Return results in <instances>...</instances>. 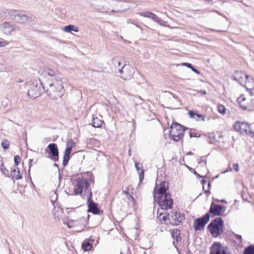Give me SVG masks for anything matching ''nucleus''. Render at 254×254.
Listing matches in <instances>:
<instances>
[{"instance_id":"f3484780","label":"nucleus","mask_w":254,"mask_h":254,"mask_svg":"<svg viewBox=\"0 0 254 254\" xmlns=\"http://www.w3.org/2000/svg\"><path fill=\"white\" fill-rule=\"evenodd\" d=\"M48 148L49 149L48 153L51 155L50 158L55 162L57 161L59 159V154L57 145L52 143L48 145Z\"/></svg>"},{"instance_id":"13d9d810","label":"nucleus","mask_w":254,"mask_h":254,"mask_svg":"<svg viewBox=\"0 0 254 254\" xmlns=\"http://www.w3.org/2000/svg\"><path fill=\"white\" fill-rule=\"evenodd\" d=\"M111 12H117L116 11L114 10V9H112L111 10Z\"/></svg>"},{"instance_id":"8fccbe9b","label":"nucleus","mask_w":254,"mask_h":254,"mask_svg":"<svg viewBox=\"0 0 254 254\" xmlns=\"http://www.w3.org/2000/svg\"><path fill=\"white\" fill-rule=\"evenodd\" d=\"M201 183H202V185H203V190H204V187L203 185H204V184H205V183H206V181H205V180H204V179H203V180L201 181Z\"/></svg>"},{"instance_id":"6e6d98bb","label":"nucleus","mask_w":254,"mask_h":254,"mask_svg":"<svg viewBox=\"0 0 254 254\" xmlns=\"http://www.w3.org/2000/svg\"><path fill=\"white\" fill-rule=\"evenodd\" d=\"M205 1H207V2H211L212 1V0H204Z\"/></svg>"},{"instance_id":"a18cd8bd","label":"nucleus","mask_w":254,"mask_h":254,"mask_svg":"<svg viewBox=\"0 0 254 254\" xmlns=\"http://www.w3.org/2000/svg\"><path fill=\"white\" fill-rule=\"evenodd\" d=\"M189 135H190V137H191V138L192 137H198L199 136L197 135V133H193V132H190V133Z\"/></svg>"},{"instance_id":"cd10ccee","label":"nucleus","mask_w":254,"mask_h":254,"mask_svg":"<svg viewBox=\"0 0 254 254\" xmlns=\"http://www.w3.org/2000/svg\"><path fill=\"white\" fill-rule=\"evenodd\" d=\"M63 31L69 33L72 31L77 32L79 31V28L73 25H68L63 27Z\"/></svg>"},{"instance_id":"6ab92c4d","label":"nucleus","mask_w":254,"mask_h":254,"mask_svg":"<svg viewBox=\"0 0 254 254\" xmlns=\"http://www.w3.org/2000/svg\"><path fill=\"white\" fill-rule=\"evenodd\" d=\"M168 184L165 182H162L158 187H155L154 189L153 196H160L166 192L168 190Z\"/></svg>"},{"instance_id":"58836bf2","label":"nucleus","mask_w":254,"mask_h":254,"mask_svg":"<svg viewBox=\"0 0 254 254\" xmlns=\"http://www.w3.org/2000/svg\"><path fill=\"white\" fill-rule=\"evenodd\" d=\"M135 167L136 168V169L139 171H140V169L141 170V169H142V164H140L139 163H137V162H135Z\"/></svg>"},{"instance_id":"4be33fe9","label":"nucleus","mask_w":254,"mask_h":254,"mask_svg":"<svg viewBox=\"0 0 254 254\" xmlns=\"http://www.w3.org/2000/svg\"><path fill=\"white\" fill-rule=\"evenodd\" d=\"M181 232L178 229H174L171 232V236L174 241L173 242V245L176 248V244H177L181 240L180 237Z\"/></svg>"},{"instance_id":"f257e3e1","label":"nucleus","mask_w":254,"mask_h":254,"mask_svg":"<svg viewBox=\"0 0 254 254\" xmlns=\"http://www.w3.org/2000/svg\"><path fill=\"white\" fill-rule=\"evenodd\" d=\"M42 75L44 77V88L47 95L56 100L63 96L64 90L61 77L57 71L49 68L43 69Z\"/></svg>"},{"instance_id":"a211bd4d","label":"nucleus","mask_w":254,"mask_h":254,"mask_svg":"<svg viewBox=\"0 0 254 254\" xmlns=\"http://www.w3.org/2000/svg\"><path fill=\"white\" fill-rule=\"evenodd\" d=\"M233 78L238 81L240 84L244 86L246 80L249 79V75L242 71H236L233 75Z\"/></svg>"},{"instance_id":"7ed1b4c3","label":"nucleus","mask_w":254,"mask_h":254,"mask_svg":"<svg viewBox=\"0 0 254 254\" xmlns=\"http://www.w3.org/2000/svg\"><path fill=\"white\" fill-rule=\"evenodd\" d=\"M158 196H153L154 202L158 204L161 209L166 210L171 208L173 201L170 193H164Z\"/></svg>"},{"instance_id":"ddd939ff","label":"nucleus","mask_w":254,"mask_h":254,"mask_svg":"<svg viewBox=\"0 0 254 254\" xmlns=\"http://www.w3.org/2000/svg\"><path fill=\"white\" fill-rule=\"evenodd\" d=\"M96 3L92 6L95 9L99 11H109L111 9L108 7V4H112L114 2L112 0H96Z\"/></svg>"},{"instance_id":"79ce46f5","label":"nucleus","mask_w":254,"mask_h":254,"mask_svg":"<svg viewBox=\"0 0 254 254\" xmlns=\"http://www.w3.org/2000/svg\"><path fill=\"white\" fill-rule=\"evenodd\" d=\"M210 186H211V183H210V182H209L208 183V190H206L205 191V193L206 194H207V195H208V194L210 193Z\"/></svg>"},{"instance_id":"9d476101","label":"nucleus","mask_w":254,"mask_h":254,"mask_svg":"<svg viewBox=\"0 0 254 254\" xmlns=\"http://www.w3.org/2000/svg\"><path fill=\"white\" fill-rule=\"evenodd\" d=\"M210 254H231L226 246H222L220 243L215 242L210 248Z\"/></svg>"},{"instance_id":"c03bdc74","label":"nucleus","mask_w":254,"mask_h":254,"mask_svg":"<svg viewBox=\"0 0 254 254\" xmlns=\"http://www.w3.org/2000/svg\"><path fill=\"white\" fill-rule=\"evenodd\" d=\"M198 163H199V164L202 163H203V162H204L205 164H206V161L203 159V157H200V158L199 159V160H198Z\"/></svg>"},{"instance_id":"72a5a7b5","label":"nucleus","mask_w":254,"mask_h":254,"mask_svg":"<svg viewBox=\"0 0 254 254\" xmlns=\"http://www.w3.org/2000/svg\"><path fill=\"white\" fill-rule=\"evenodd\" d=\"M152 12H149V11H144V12H141L139 13V14L140 16L145 17H148V18H150V16L152 15Z\"/></svg>"},{"instance_id":"20e7f679","label":"nucleus","mask_w":254,"mask_h":254,"mask_svg":"<svg viewBox=\"0 0 254 254\" xmlns=\"http://www.w3.org/2000/svg\"><path fill=\"white\" fill-rule=\"evenodd\" d=\"M45 92L44 83L40 80L32 82L27 92V95L31 98L35 99L41 95L42 93Z\"/></svg>"},{"instance_id":"2f4dec72","label":"nucleus","mask_w":254,"mask_h":254,"mask_svg":"<svg viewBox=\"0 0 254 254\" xmlns=\"http://www.w3.org/2000/svg\"><path fill=\"white\" fill-rule=\"evenodd\" d=\"M1 147L4 149H7L9 147V141L7 139H4L1 143Z\"/></svg>"},{"instance_id":"aec40b11","label":"nucleus","mask_w":254,"mask_h":254,"mask_svg":"<svg viewBox=\"0 0 254 254\" xmlns=\"http://www.w3.org/2000/svg\"><path fill=\"white\" fill-rule=\"evenodd\" d=\"M123 60L120 58H114L112 59L110 64L112 69L117 73L119 71V69L122 68L123 64H124Z\"/></svg>"},{"instance_id":"49530a36","label":"nucleus","mask_w":254,"mask_h":254,"mask_svg":"<svg viewBox=\"0 0 254 254\" xmlns=\"http://www.w3.org/2000/svg\"><path fill=\"white\" fill-rule=\"evenodd\" d=\"M191 69L193 72H194L195 73H196L197 74H199L200 73L199 71L198 70H197V69L195 68L193 66H192V67H191Z\"/></svg>"},{"instance_id":"b1692460","label":"nucleus","mask_w":254,"mask_h":254,"mask_svg":"<svg viewBox=\"0 0 254 254\" xmlns=\"http://www.w3.org/2000/svg\"><path fill=\"white\" fill-rule=\"evenodd\" d=\"M103 121L96 117L95 115L92 116V126L94 127H100L103 123Z\"/></svg>"},{"instance_id":"bb28decb","label":"nucleus","mask_w":254,"mask_h":254,"mask_svg":"<svg viewBox=\"0 0 254 254\" xmlns=\"http://www.w3.org/2000/svg\"><path fill=\"white\" fill-rule=\"evenodd\" d=\"M245 85L244 86L247 89V90H252L254 89V79L249 76L248 80H246Z\"/></svg>"},{"instance_id":"c9c22d12","label":"nucleus","mask_w":254,"mask_h":254,"mask_svg":"<svg viewBox=\"0 0 254 254\" xmlns=\"http://www.w3.org/2000/svg\"><path fill=\"white\" fill-rule=\"evenodd\" d=\"M14 161L15 163V167H17V166L19 165L20 161V158L18 155H15L14 157Z\"/></svg>"},{"instance_id":"c756f323","label":"nucleus","mask_w":254,"mask_h":254,"mask_svg":"<svg viewBox=\"0 0 254 254\" xmlns=\"http://www.w3.org/2000/svg\"><path fill=\"white\" fill-rule=\"evenodd\" d=\"M243 254H254V244L246 247L244 250Z\"/></svg>"},{"instance_id":"c85d7f7f","label":"nucleus","mask_w":254,"mask_h":254,"mask_svg":"<svg viewBox=\"0 0 254 254\" xmlns=\"http://www.w3.org/2000/svg\"><path fill=\"white\" fill-rule=\"evenodd\" d=\"M82 249L84 251H88L91 249L92 244L90 243L89 241L85 240L84 241L81 245Z\"/></svg>"},{"instance_id":"680f3d73","label":"nucleus","mask_w":254,"mask_h":254,"mask_svg":"<svg viewBox=\"0 0 254 254\" xmlns=\"http://www.w3.org/2000/svg\"><path fill=\"white\" fill-rule=\"evenodd\" d=\"M203 93L206 94V92L204 91V92H203Z\"/></svg>"},{"instance_id":"5fc2aeb1","label":"nucleus","mask_w":254,"mask_h":254,"mask_svg":"<svg viewBox=\"0 0 254 254\" xmlns=\"http://www.w3.org/2000/svg\"><path fill=\"white\" fill-rule=\"evenodd\" d=\"M235 0H227L226 1H224V2H231V1H235Z\"/></svg>"},{"instance_id":"e433bc0d","label":"nucleus","mask_w":254,"mask_h":254,"mask_svg":"<svg viewBox=\"0 0 254 254\" xmlns=\"http://www.w3.org/2000/svg\"><path fill=\"white\" fill-rule=\"evenodd\" d=\"M150 18L157 22H159L160 21V19L158 17V16L153 13H152V15L150 16Z\"/></svg>"},{"instance_id":"a878e982","label":"nucleus","mask_w":254,"mask_h":254,"mask_svg":"<svg viewBox=\"0 0 254 254\" xmlns=\"http://www.w3.org/2000/svg\"><path fill=\"white\" fill-rule=\"evenodd\" d=\"M189 115L190 117V118H194L195 116H196L198 118V119H196V121H205V117L202 115L200 114H198L197 113L193 111H189Z\"/></svg>"},{"instance_id":"5701e85b","label":"nucleus","mask_w":254,"mask_h":254,"mask_svg":"<svg viewBox=\"0 0 254 254\" xmlns=\"http://www.w3.org/2000/svg\"><path fill=\"white\" fill-rule=\"evenodd\" d=\"M11 176L15 180H20L22 178V175L21 174L18 167L11 168L10 172Z\"/></svg>"},{"instance_id":"f8f14e48","label":"nucleus","mask_w":254,"mask_h":254,"mask_svg":"<svg viewBox=\"0 0 254 254\" xmlns=\"http://www.w3.org/2000/svg\"><path fill=\"white\" fill-rule=\"evenodd\" d=\"M92 192L91 190H88L87 198V205L88 211L91 212L94 214H99L100 213V209L98 207V204L95 203L92 200Z\"/></svg>"},{"instance_id":"f03ea898","label":"nucleus","mask_w":254,"mask_h":254,"mask_svg":"<svg viewBox=\"0 0 254 254\" xmlns=\"http://www.w3.org/2000/svg\"><path fill=\"white\" fill-rule=\"evenodd\" d=\"M224 224L221 217H216L208 225L207 228L214 237H217L222 234L224 231Z\"/></svg>"},{"instance_id":"2eb2a0df","label":"nucleus","mask_w":254,"mask_h":254,"mask_svg":"<svg viewBox=\"0 0 254 254\" xmlns=\"http://www.w3.org/2000/svg\"><path fill=\"white\" fill-rule=\"evenodd\" d=\"M73 144L74 143L72 141L68 140L66 142V148L64 150L63 157V165L64 167L67 165L68 162L70 159V154Z\"/></svg>"},{"instance_id":"dca6fc26","label":"nucleus","mask_w":254,"mask_h":254,"mask_svg":"<svg viewBox=\"0 0 254 254\" xmlns=\"http://www.w3.org/2000/svg\"><path fill=\"white\" fill-rule=\"evenodd\" d=\"M225 210V207L212 203L209 210V214L213 216H220Z\"/></svg>"},{"instance_id":"412c9836","label":"nucleus","mask_w":254,"mask_h":254,"mask_svg":"<svg viewBox=\"0 0 254 254\" xmlns=\"http://www.w3.org/2000/svg\"><path fill=\"white\" fill-rule=\"evenodd\" d=\"M172 218V224L175 225H178L185 219V215L180 212H172L170 215Z\"/></svg>"},{"instance_id":"09e8293b","label":"nucleus","mask_w":254,"mask_h":254,"mask_svg":"<svg viewBox=\"0 0 254 254\" xmlns=\"http://www.w3.org/2000/svg\"><path fill=\"white\" fill-rule=\"evenodd\" d=\"M240 106L241 107V108H242L243 109H244V110H247V106H245H245H244V105H243L242 104H241V103L240 104Z\"/></svg>"},{"instance_id":"603ef678","label":"nucleus","mask_w":254,"mask_h":254,"mask_svg":"<svg viewBox=\"0 0 254 254\" xmlns=\"http://www.w3.org/2000/svg\"><path fill=\"white\" fill-rule=\"evenodd\" d=\"M217 202H225L224 200L216 199Z\"/></svg>"},{"instance_id":"4c0bfd02","label":"nucleus","mask_w":254,"mask_h":254,"mask_svg":"<svg viewBox=\"0 0 254 254\" xmlns=\"http://www.w3.org/2000/svg\"><path fill=\"white\" fill-rule=\"evenodd\" d=\"M234 235L235 236V238L239 241L240 243H243V238L241 235L236 234H234Z\"/></svg>"},{"instance_id":"4d7b16f0","label":"nucleus","mask_w":254,"mask_h":254,"mask_svg":"<svg viewBox=\"0 0 254 254\" xmlns=\"http://www.w3.org/2000/svg\"><path fill=\"white\" fill-rule=\"evenodd\" d=\"M54 166H56V167H58V165L57 164H56V163H55V164H54Z\"/></svg>"},{"instance_id":"423d86ee","label":"nucleus","mask_w":254,"mask_h":254,"mask_svg":"<svg viewBox=\"0 0 254 254\" xmlns=\"http://www.w3.org/2000/svg\"><path fill=\"white\" fill-rule=\"evenodd\" d=\"M7 12L9 18L17 23H25L31 20V17L23 12H20L15 10H9Z\"/></svg>"},{"instance_id":"7c9ffc66","label":"nucleus","mask_w":254,"mask_h":254,"mask_svg":"<svg viewBox=\"0 0 254 254\" xmlns=\"http://www.w3.org/2000/svg\"><path fill=\"white\" fill-rule=\"evenodd\" d=\"M0 171L6 177H9L8 170L5 168L3 166L2 163L0 165Z\"/></svg>"},{"instance_id":"1a4fd4ad","label":"nucleus","mask_w":254,"mask_h":254,"mask_svg":"<svg viewBox=\"0 0 254 254\" xmlns=\"http://www.w3.org/2000/svg\"><path fill=\"white\" fill-rule=\"evenodd\" d=\"M119 76L124 80H128L131 78L134 73V69L129 64H123L121 69L117 72Z\"/></svg>"},{"instance_id":"ea45409f","label":"nucleus","mask_w":254,"mask_h":254,"mask_svg":"<svg viewBox=\"0 0 254 254\" xmlns=\"http://www.w3.org/2000/svg\"><path fill=\"white\" fill-rule=\"evenodd\" d=\"M182 64L183 66H187V67L190 69L191 68V67H192L193 66L191 64L188 63H183Z\"/></svg>"},{"instance_id":"37998d69","label":"nucleus","mask_w":254,"mask_h":254,"mask_svg":"<svg viewBox=\"0 0 254 254\" xmlns=\"http://www.w3.org/2000/svg\"><path fill=\"white\" fill-rule=\"evenodd\" d=\"M233 168L236 171L238 172L239 170V166L238 163H235L233 165Z\"/></svg>"},{"instance_id":"e2e57ef3","label":"nucleus","mask_w":254,"mask_h":254,"mask_svg":"<svg viewBox=\"0 0 254 254\" xmlns=\"http://www.w3.org/2000/svg\"><path fill=\"white\" fill-rule=\"evenodd\" d=\"M129 197H130L132 198V197L130 195H129Z\"/></svg>"},{"instance_id":"3c124183","label":"nucleus","mask_w":254,"mask_h":254,"mask_svg":"<svg viewBox=\"0 0 254 254\" xmlns=\"http://www.w3.org/2000/svg\"><path fill=\"white\" fill-rule=\"evenodd\" d=\"M194 174L196 175H197L198 177H203L202 176H200L199 175V174H198L195 171H194Z\"/></svg>"},{"instance_id":"052dcab7","label":"nucleus","mask_w":254,"mask_h":254,"mask_svg":"<svg viewBox=\"0 0 254 254\" xmlns=\"http://www.w3.org/2000/svg\"><path fill=\"white\" fill-rule=\"evenodd\" d=\"M125 193H126V194H128V191H127L126 192H125Z\"/></svg>"},{"instance_id":"a19ab883","label":"nucleus","mask_w":254,"mask_h":254,"mask_svg":"<svg viewBox=\"0 0 254 254\" xmlns=\"http://www.w3.org/2000/svg\"><path fill=\"white\" fill-rule=\"evenodd\" d=\"M7 45V43L6 41H0V47H4Z\"/></svg>"},{"instance_id":"f704fd0d","label":"nucleus","mask_w":254,"mask_h":254,"mask_svg":"<svg viewBox=\"0 0 254 254\" xmlns=\"http://www.w3.org/2000/svg\"><path fill=\"white\" fill-rule=\"evenodd\" d=\"M144 170L143 169H141L140 171H138V176H139V182L141 183V181L143 180L144 178Z\"/></svg>"},{"instance_id":"bf43d9fd","label":"nucleus","mask_w":254,"mask_h":254,"mask_svg":"<svg viewBox=\"0 0 254 254\" xmlns=\"http://www.w3.org/2000/svg\"><path fill=\"white\" fill-rule=\"evenodd\" d=\"M22 81H22V80H18V82H22Z\"/></svg>"},{"instance_id":"de8ad7c7","label":"nucleus","mask_w":254,"mask_h":254,"mask_svg":"<svg viewBox=\"0 0 254 254\" xmlns=\"http://www.w3.org/2000/svg\"><path fill=\"white\" fill-rule=\"evenodd\" d=\"M232 171V168L231 167H230V166H229L228 169L226 171H224L223 172H222V173H226V172H228V171Z\"/></svg>"},{"instance_id":"6e6552de","label":"nucleus","mask_w":254,"mask_h":254,"mask_svg":"<svg viewBox=\"0 0 254 254\" xmlns=\"http://www.w3.org/2000/svg\"><path fill=\"white\" fill-rule=\"evenodd\" d=\"M74 185V193L75 195L81 194L83 190L85 189L84 192L87 194V195L88 190H91V189L89 188L90 184L85 178H79L76 179Z\"/></svg>"},{"instance_id":"0eeeda50","label":"nucleus","mask_w":254,"mask_h":254,"mask_svg":"<svg viewBox=\"0 0 254 254\" xmlns=\"http://www.w3.org/2000/svg\"><path fill=\"white\" fill-rule=\"evenodd\" d=\"M234 129L241 134H246L251 137L254 136V131H253L251 124L241 121H236L233 125Z\"/></svg>"},{"instance_id":"393cba45","label":"nucleus","mask_w":254,"mask_h":254,"mask_svg":"<svg viewBox=\"0 0 254 254\" xmlns=\"http://www.w3.org/2000/svg\"><path fill=\"white\" fill-rule=\"evenodd\" d=\"M157 219L160 221L161 223H165L168 219V217H170V215L169 213H166L165 212H160L159 210L158 211Z\"/></svg>"},{"instance_id":"4468645a","label":"nucleus","mask_w":254,"mask_h":254,"mask_svg":"<svg viewBox=\"0 0 254 254\" xmlns=\"http://www.w3.org/2000/svg\"><path fill=\"white\" fill-rule=\"evenodd\" d=\"M2 32L6 35H13L17 32V27L8 22L2 23L0 26Z\"/></svg>"},{"instance_id":"9b49d317","label":"nucleus","mask_w":254,"mask_h":254,"mask_svg":"<svg viewBox=\"0 0 254 254\" xmlns=\"http://www.w3.org/2000/svg\"><path fill=\"white\" fill-rule=\"evenodd\" d=\"M210 215L206 213L201 217L198 218L194 221V229L195 231H200L204 229L205 225L209 221Z\"/></svg>"},{"instance_id":"864d4df0","label":"nucleus","mask_w":254,"mask_h":254,"mask_svg":"<svg viewBox=\"0 0 254 254\" xmlns=\"http://www.w3.org/2000/svg\"><path fill=\"white\" fill-rule=\"evenodd\" d=\"M33 161L32 159H30V161H29V167H30L32 165L31 164H30V162H32Z\"/></svg>"},{"instance_id":"39448f33","label":"nucleus","mask_w":254,"mask_h":254,"mask_svg":"<svg viewBox=\"0 0 254 254\" xmlns=\"http://www.w3.org/2000/svg\"><path fill=\"white\" fill-rule=\"evenodd\" d=\"M185 129L184 127L178 123L171 125L169 131V136L176 142H178L184 136Z\"/></svg>"},{"instance_id":"473e14b6","label":"nucleus","mask_w":254,"mask_h":254,"mask_svg":"<svg viewBox=\"0 0 254 254\" xmlns=\"http://www.w3.org/2000/svg\"><path fill=\"white\" fill-rule=\"evenodd\" d=\"M217 110L220 113L224 114L226 112V108L223 105L219 104L217 106Z\"/></svg>"}]
</instances>
